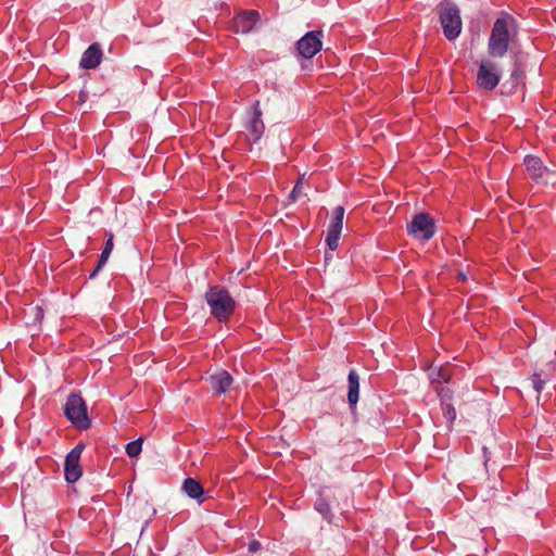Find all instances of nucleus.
Listing matches in <instances>:
<instances>
[{"label":"nucleus","mask_w":556,"mask_h":556,"mask_svg":"<svg viewBox=\"0 0 556 556\" xmlns=\"http://www.w3.org/2000/svg\"><path fill=\"white\" fill-rule=\"evenodd\" d=\"M517 22L511 15L496 18L488 41V53L492 58H503L509 42L516 35Z\"/></svg>","instance_id":"f257e3e1"},{"label":"nucleus","mask_w":556,"mask_h":556,"mask_svg":"<svg viewBox=\"0 0 556 556\" xmlns=\"http://www.w3.org/2000/svg\"><path fill=\"white\" fill-rule=\"evenodd\" d=\"M205 300L211 308V314L219 321L229 319L235 311V300L228 290L214 286L205 293Z\"/></svg>","instance_id":"f03ea898"},{"label":"nucleus","mask_w":556,"mask_h":556,"mask_svg":"<svg viewBox=\"0 0 556 556\" xmlns=\"http://www.w3.org/2000/svg\"><path fill=\"white\" fill-rule=\"evenodd\" d=\"M443 34L447 40L456 39L463 28V22L458 7L450 0H443L437 5Z\"/></svg>","instance_id":"7ed1b4c3"},{"label":"nucleus","mask_w":556,"mask_h":556,"mask_svg":"<svg viewBox=\"0 0 556 556\" xmlns=\"http://www.w3.org/2000/svg\"><path fill=\"white\" fill-rule=\"evenodd\" d=\"M64 414L79 429H88L91 425L85 401L78 394H70L64 406Z\"/></svg>","instance_id":"20e7f679"},{"label":"nucleus","mask_w":556,"mask_h":556,"mask_svg":"<svg viewBox=\"0 0 556 556\" xmlns=\"http://www.w3.org/2000/svg\"><path fill=\"white\" fill-rule=\"evenodd\" d=\"M323 30L307 31L296 42V55L306 60L314 58V55L318 53L323 48Z\"/></svg>","instance_id":"39448f33"},{"label":"nucleus","mask_w":556,"mask_h":556,"mask_svg":"<svg viewBox=\"0 0 556 556\" xmlns=\"http://www.w3.org/2000/svg\"><path fill=\"white\" fill-rule=\"evenodd\" d=\"M407 232L418 239L430 240L435 232L434 219L427 213H419L407 225Z\"/></svg>","instance_id":"423d86ee"},{"label":"nucleus","mask_w":556,"mask_h":556,"mask_svg":"<svg viewBox=\"0 0 556 556\" xmlns=\"http://www.w3.org/2000/svg\"><path fill=\"white\" fill-rule=\"evenodd\" d=\"M501 80L500 67L490 60L480 63L477 73V85L483 90H493Z\"/></svg>","instance_id":"0eeeda50"},{"label":"nucleus","mask_w":556,"mask_h":556,"mask_svg":"<svg viewBox=\"0 0 556 556\" xmlns=\"http://www.w3.org/2000/svg\"><path fill=\"white\" fill-rule=\"evenodd\" d=\"M523 164L529 176L538 184H548V181L556 176L538 156L527 155L523 160Z\"/></svg>","instance_id":"6e6552de"},{"label":"nucleus","mask_w":556,"mask_h":556,"mask_svg":"<svg viewBox=\"0 0 556 556\" xmlns=\"http://www.w3.org/2000/svg\"><path fill=\"white\" fill-rule=\"evenodd\" d=\"M344 207L339 205L333 212L328 226L326 243L327 247L334 251L339 247V239L343 227Z\"/></svg>","instance_id":"1a4fd4ad"},{"label":"nucleus","mask_w":556,"mask_h":556,"mask_svg":"<svg viewBox=\"0 0 556 556\" xmlns=\"http://www.w3.org/2000/svg\"><path fill=\"white\" fill-rule=\"evenodd\" d=\"M83 451L84 445L79 443L65 457L64 475L65 480L70 483L76 482L83 475V469L79 465Z\"/></svg>","instance_id":"9d476101"},{"label":"nucleus","mask_w":556,"mask_h":556,"mask_svg":"<svg viewBox=\"0 0 556 556\" xmlns=\"http://www.w3.org/2000/svg\"><path fill=\"white\" fill-rule=\"evenodd\" d=\"M258 18L257 11H244L232 18L231 28L236 34H248L254 29Z\"/></svg>","instance_id":"9b49d317"},{"label":"nucleus","mask_w":556,"mask_h":556,"mask_svg":"<svg viewBox=\"0 0 556 556\" xmlns=\"http://www.w3.org/2000/svg\"><path fill=\"white\" fill-rule=\"evenodd\" d=\"M207 381L213 391L217 394H224L230 389L232 377L224 369H216L208 376Z\"/></svg>","instance_id":"f8f14e48"},{"label":"nucleus","mask_w":556,"mask_h":556,"mask_svg":"<svg viewBox=\"0 0 556 556\" xmlns=\"http://www.w3.org/2000/svg\"><path fill=\"white\" fill-rule=\"evenodd\" d=\"M102 60V50L99 43H92L83 53L80 59V66L86 70L96 68Z\"/></svg>","instance_id":"ddd939ff"},{"label":"nucleus","mask_w":556,"mask_h":556,"mask_svg":"<svg viewBox=\"0 0 556 556\" xmlns=\"http://www.w3.org/2000/svg\"><path fill=\"white\" fill-rule=\"evenodd\" d=\"M248 131L254 136L253 141L256 142L262 137L265 125L262 121V111L258 106V103L253 109V113L251 115V118L249 123L247 124Z\"/></svg>","instance_id":"4468645a"},{"label":"nucleus","mask_w":556,"mask_h":556,"mask_svg":"<svg viewBox=\"0 0 556 556\" xmlns=\"http://www.w3.org/2000/svg\"><path fill=\"white\" fill-rule=\"evenodd\" d=\"M156 514L153 505L147 500H138L135 503L134 516L137 519H142L148 523Z\"/></svg>","instance_id":"2eb2a0df"},{"label":"nucleus","mask_w":556,"mask_h":556,"mask_svg":"<svg viewBox=\"0 0 556 556\" xmlns=\"http://www.w3.org/2000/svg\"><path fill=\"white\" fill-rule=\"evenodd\" d=\"M452 367L450 365H442L438 367H431L429 371V378L432 383L448 382L452 377Z\"/></svg>","instance_id":"dca6fc26"},{"label":"nucleus","mask_w":556,"mask_h":556,"mask_svg":"<svg viewBox=\"0 0 556 556\" xmlns=\"http://www.w3.org/2000/svg\"><path fill=\"white\" fill-rule=\"evenodd\" d=\"M348 380H349L348 401L351 406H354L358 401V394H359V377L354 369H352L349 372Z\"/></svg>","instance_id":"f3484780"},{"label":"nucleus","mask_w":556,"mask_h":556,"mask_svg":"<svg viewBox=\"0 0 556 556\" xmlns=\"http://www.w3.org/2000/svg\"><path fill=\"white\" fill-rule=\"evenodd\" d=\"M113 235H110L105 244H104V248L102 250V253L100 255V258H99V262H98V265L97 267L94 268V270L90 274V278H94L96 275L98 274V271L104 266V264L108 262L109 257H110V254L114 248V242H113Z\"/></svg>","instance_id":"a211bd4d"},{"label":"nucleus","mask_w":556,"mask_h":556,"mask_svg":"<svg viewBox=\"0 0 556 556\" xmlns=\"http://www.w3.org/2000/svg\"><path fill=\"white\" fill-rule=\"evenodd\" d=\"M182 489L190 498L200 500L203 494L202 485L193 478H187L184 481Z\"/></svg>","instance_id":"6ab92c4d"},{"label":"nucleus","mask_w":556,"mask_h":556,"mask_svg":"<svg viewBox=\"0 0 556 556\" xmlns=\"http://www.w3.org/2000/svg\"><path fill=\"white\" fill-rule=\"evenodd\" d=\"M307 195L306 193V187L303 184V178H300L294 186L293 190L291 191L289 195V200L294 203Z\"/></svg>","instance_id":"aec40b11"},{"label":"nucleus","mask_w":556,"mask_h":556,"mask_svg":"<svg viewBox=\"0 0 556 556\" xmlns=\"http://www.w3.org/2000/svg\"><path fill=\"white\" fill-rule=\"evenodd\" d=\"M143 438L140 437L126 445V453L130 458L138 457L142 451Z\"/></svg>","instance_id":"412c9836"},{"label":"nucleus","mask_w":556,"mask_h":556,"mask_svg":"<svg viewBox=\"0 0 556 556\" xmlns=\"http://www.w3.org/2000/svg\"><path fill=\"white\" fill-rule=\"evenodd\" d=\"M315 509L320 513L325 519L331 521L330 505L324 497L317 498Z\"/></svg>","instance_id":"4be33fe9"},{"label":"nucleus","mask_w":556,"mask_h":556,"mask_svg":"<svg viewBox=\"0 0 556 556\" xmlns=\"http://www.w3.org/2000/svg\"><path fill=\"white\" fill-rule=\"evenodd\" d=\"M443 415L448 422H452L456 418V410L454 406L450 403L443 404Z\"/></svg>","instance_id":"5701e85b"},{"label":"nucleus","mask_w":556,"mask_h":556,"mask_svg":"<svg viewBox=\"0 0 556 556\" xmlns=\"http://www.w3.org/2000/svg\"><path fill=\"white\" fill-rule=\"evenodd\" d=\"M532 384H533V389L538 392V393H541V391L543 390L544 388V384H545V380L542 379L540 377V375L538 374H534L533 377H532Z\"/></svg>","instance_id":"b1692460"},{"label":"nucleus","mask_w":556,"mask_h":556,"mask_svg":"<svg viewBox=\"0 0 556 556\" xmlns=\"http://www.w3.org/2000/svg\"><path fill=\"white\" fill-rule=\"evenodd\" d=\"M260 548H261V543L258 541H255V540L250 542L249 547H248L250 553H255Z\"/></svg>","instance_id":"393cba45"},{"label":"nucleus","mask_w":556,"mask_h":556,"mask_svg":"<svg viewBox=\"0 0 556 556\" xmlns=\"http://www.w3.org/2000/svg\"><path fill=\"white\" fill-rule=\"evenodd\" d=\"M459 278H460L462 280H465V279H466V276H465L463 273H459Z\"/></svg>","instance_id":"a878e982"},{"label":"nucleus","mask_w":556,"mask_h":556,"mask_svg":"<svg viewBox=\"0 0 556 556\" xmlns=\"http://www.w3.org/2000/svg\"><path fill=\"white\" fill-rule=\"evenodd\" d=\"M445 390L442 388L440 391H439V395L440 396H443L442 393L444 392Z\"/></svg>","instance_id":"bb28decb"}]
</instances>
